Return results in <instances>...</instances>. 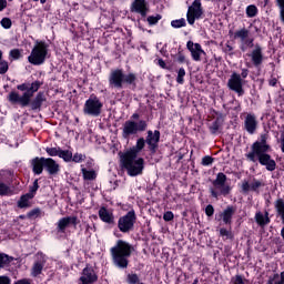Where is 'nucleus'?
<instances>
[{
	"instance_id": "1",
	"label": "nucleus",
	"mask_w": 284,
	"mask_h": 284,
	"mask_svg": "<svg viewBox=\"0 0 284 284\" xmlns=\"http://www.w3.org/2000/svg\"><path fill=\"white\" fill-rule=\"evenodd\" d=\"M43 82L36 80L32 83L23 82L17 85V90L23 92L19 94L17 91H11L8 94V101L11 105H20L21 108H30L33 112H41L43 103L48 101L45 92L39 91ZM38 92V93H37ZM36 94V97H34ZM32 97H34L32 99Z\"/></svg>"
},
{
	"instance_id": "2",
	"label": "nucleus",
	"mask_w": 284,
	"mask_h": 284,
	"mask_svg": "<svg viewBox=\"0 0 284 284\" xmlns=\"http://www.w3.org/2000/svg\"><path fill=\"white\" fill-rule=\"evenodd\" d=\"M270 150H272V146L267 144V134H261L260 140L252 144L251 152L246 154L247 160L254 163L257 156L260 165L266 166L268 172H274L276 170V161L267 153Z\"/></svg>"
},
{
	"instance_id": "3",
	"label": "nucleus",
	"mask_w": 284,
	"mask_h": 284,
	"mask_svg": "<svg viewBox=\"0 0 284 284\" xmlns=\"http://www.w3.org/2000/svg\"><path fill=\"white\" fill-rule=\"evenodd\" d=\"M159 143H161V131L159 130H148L146 136L139 138L135 142V145L130 148L124 154H130L132 156H139L143 150H145V145H148V151L151 156H154L156 152H159Z\"/></svg>"
},
{
	"instance_id": "4",
	"label": "nucleus",
	"mask_w": 284,
	"mask_h": 284,
	"mask_svg": "<svg viewBox=\"0 0 284 284\" xmlns=\"http://www.w3.org/2000/svg\"><path fill=\"white\" fill-rule=\"evenodd\" d=\"M134 252V246L125 240H118L113 247L110 248V255L113 265L119 270H128L130 265V256Z\"/></svg>"
},
{
	"instance_id": "5",
	"label": "nucleus",
	"mask_w": 284,
	"mask_h": 284,
	"mask_svg": "<svg viewBox=\"0 0 284 284\" xmlns=\"http://www.w3.org/2000/svg\"><path fill=\"white\" fill-rule=\"evenodd\" d=\"M108 81L111 90H123V88L136 89V73L130 72L125 74L123 69L111 70Z\"/></svg>"
},
{
	"instance_id": "6",
	"label": "nucleus",
	"mask_w": 284,
	"mask_h": 284,
	"mask_svg": "<svg viewBox=\"0 0 284 284\" xmlns=\"http://www.w3.org/2000/svg\"><path fill=\"white\" fill-rule=\"evenodd\" d=\"M120 163L123 170H126L129 176H140L145 170V160L138 155H130L128 153H119Z\"/></svg>"
},
{
	"instance_id": "7",
	"label": "nucleus",
	"mask_w": 284,
	"mask_h": 284,
	"mask_svg": "<svg viewBox=\"0 0 284 284\" xmlns=\"http://www.w3.org/2000/svg\"><path fill=\"white\" fill-rule=\"evenodd\" d=\"M212 185L209 189L212 199L219 200V196H229L232 192V186L227 184V175L223 172L216 174V178L212 181Z\"/></svg>"
},
{
	"instance_id": "8",
	"label": "nucleus",
	"mask_w": 284,
	"mask_h": 284,
	"mask_svg": "<svg viewBox=\"0 0 284 284\" xmlns=\"http://www.w3.org/2000/svg\"><path fill=\"white\" fill-rule=\"evenodd\" d=\"M49 52L50 44L43 40H37L30 55L28 57V61L31 63V65H43V63H45V59H48Z\"/></svg>"
},
{
	"instance_id": "9",
	"label": "nucleus",
	"mask_w": 284,
	"mask_h": 284,
	"mask_svg": "<svg viewBox=\"0 0 284 284\" xmlns=\"http://www.w3.org/2000/svg\"><path fill=\"white\" fill-rule=\"evenodd\" d=\"M145 130H148V122L145 120H139L138 122L134 120H126L123 123L122 138L130 139V136H136V134L145 132Z\"/></svg>"
},
{
	"instance_id": "10",
	"label": "nucleus",
	"mask_w": 284,
	"mask_h": 284,
	"mask_svg": "<svg viewBox=\"0 0 284 284\" xmlns=\"http://www.w3.org/2000/svg\"><path fill=\"white\" fill-rule=\"evenodd\" d=\"M136 219V211H134V209L128 211L124 215H121L116 223L119 232L122 234H130V232H134Z\"/></svg>"
},
{
	"instance_id": "11",
	"label": "nucleus",
	"mask_w": 284,
	"mask_h": 284,
	"mask_svg": "<svg viewBox=\"0 0 284 284\" xmlns=\"http://www.w3.org/2000/svg\"><path fill=\"white\" fill-rule=\"evenodd\" d=\"M103 112V102L101 99L92 93L83 105V114L87 116H101Z\"/></svg>"
},
{
	"instance_id": "12",
	"label": "nucleus",
	"mask_w": 284,
	"mask_h": 284,
	"mask_svg": "<svg viewBox=\"0 0 284 284\" xmlns=\"http://www.w3.org/2000/svg\"><path fill=\"white\" fill-rule=\"evenodd\" d=\"M14 181V171L0 170V196H12V185Z\"/></svg>"
},
{
	"instance_id": "13",
	"label": "nucleus",
	"mask_w": 284,
	"mask_h": 284,
	"mask_svg": "<svg viewBox=\"0 0 284 284\" xmlns=\"http://www.w3.org/2000/svg\"><path fill=\"white\" fill-rule=\"evenodd\" d=\"M203 4L201 0H194L186 12V21L189 26H194L196 20L203 19Z\"/></svg>"
},
{
	"instance_id": "14",
	"label": "nucleus",
	"mask_w": 284,
	"mask_h": 284,
	"mask_svg": "<svg viewBox=\"0 0 284 284\" xmlns=\"http://www.w3.org/2000/svg\"><path fill=\"white\" fill-rule=\"evenodd\" d=\"M97 281H99V275L97 274L94 266H92V264H87L79 278L80 284H94Z\"/></svg>"
},
{
	"instance_id": "15",
	"label": "nucleus",
	"mask_w": 284,
	"mask_h": 284,
	"mask_svg": "<svg viewBox=\"0 0 284 284\" xmlns=\"http://www.w3.org/2000/svg\"><path fill=\"white\" fill-rule=\"evenodd\" d=\"M227 88L229 90H232V92H236L239 97H243V94H245V89H243V79L241 78V74L236 72L231 74V78L227 81Z\"/></svg>"
},
{
	"instance_id": "16",
	"label": "nucleus",
	"mask_w": 284,
	"mask_h": 284,
	"mask_svg": "<svg viewBox=\"0 0 284 284\" xmlns=\"http://www.w3.org/2000/svg\"><path fill=\"white\" fill-rule=\"evenodd\" d=\"M250 57L253 68L261 70V65L265 61V55L263 54V47L258 43L255 44V48L247 54Z\"/></svg>"
},
{
	"instance_id": "17",
	"label": "nucleus",
	"mask_w": 284,
	"mask_h": 284,
	"mask_svg": "<svg viewBox=\"0 0 284 284\" xmlns=\"http://www.w3.org/2000/svg\"><path fill=\"white\" fill-rule=\"evenodd\" d=\"M234 214H236V207L234 205H227L225 210L215 215V221H223L224 225L232 227Z\"/></svg>"
},
{
	"instance_id": "18",
	"label": "nucleus",
	"mask_w": 284,
	"mask_h": 284,
	"mask_svg": "<svg viewBox=\"0 0 284 284\" xmlns=\"http://www.w3.org/2000/svg\"><path fill=\"white\" fill-rule=\"evenodd\" d=\"M79 223V217L77 216L61 217L58 221L57 232H59L60 234H65V230H68L70 225H74V227H77Z\"/></svg>"
},
{
	"instance_id": "19",
	"label": "nucleus",
	"mask_w": 284,
	"mask_h": 284,
	"mask_svg": "<svg viewBox=\"0 0 284 284\" xmlns=\"http://www.w3.org/2000/svg\"><path fill=\"white\" fill-rule=\"evenodd\" d=\"M131 12L140 14L143 19L148 17L150 8L148 7V1L145 0H134L131 4Z\"/></svg>"
},
{
	"instance_id": "20",
	"label": "nucleus",
	"mask_w": 284,
	"mask_h": 284,
	"mask_svg": "<svg viewBox=\"0 0 284 284\" xmlns=\"http://www.w3.org/2000/svg\"><path fill=\"white\" fill-rule=\"evenodd\" d=\"M186 48L189 52H191L193 61H201V54H205V51L203 50V47H201V43H194L192 40H189L186 42Z\"/></svg>"
},
{
	"instance_id": "21",
	"label": "nucleus",
	"mask_w": 284,
	"mask_h": 284,
	"mask_svg": "<svg viewBox=\"0 0 284 284\" xmlns=\"http://www.w3.org/2000/svg\"><path fill=\"white\" fill-rule=\"evenodd\" d=\"M30 166H31L33 174H36L37 176L43 174V170L45 166V158L36 156V158L31 159Z\"/></svg>"
},
{
	"instance_id": "22",
	"label": "nucleus",
	"mask_w": 284,
	"mask_h": 284,
	"mask_svg": "<svg viewBox=\"0 0 284 284\" xmlns=\"http://www.w3.org/2000/svg\"><path fill=\"white\" fill-rule=\"evenodd\" d=\"M98 214L102 223H106V225H111V226L116 225V222L114 221V213L112 211H109L108 207L105 206L100 207Z\"/></svg>"
},
{
	"instance_id": "23",
	"label": "nucleus",
	"mask_w": 284,
	"mask_h": 284,
	"mask_svg": "<svg viewBox=\"0 0 284 284\" xmlns=\"http://www.w3.org/2000/svg\"><path fill=\"white\" fill-rule=\"evenodd\" d=\"M244 130L248 134H256V130H258V121L256 120V115L247 114L244 120Z\"/></svg>"
},
{
	"instance_id": "24",
	"label": "nucleus",
	"mask_w": 284,
	"mask_h": 284,
	"mask_svg": "<svg viewBox=\"0 0 284 284\" xmlns=\"http://www.w3.org/2000/svg\"><path fill=\"white\" fill-rule=\"evenodd\" d=\"M44 170L50 176H57L61 172V165L52 158H44Z\"/></svg>"
},
{
	"instance_id": "25",
	"label": "nucleus",
	"mask_w": 284,
	"mask_h": 284,
	"mask_svg": "<svg viewBox=\"0 0 284 284\" xmlns=\"http://www.w3.org/2000/svg\"><path fill=\"white\" fill-rule=\"evenodd\" d=\"M260 187H265V183H263V181L257 180L256 178H253V181L251 182V184L247 181H244L242 183V190L245 193L251 191V192H256L258 194Z\"/></svg>"
},
{
	"instance_id": "26",
	"label": "nucleus",
	"mask_w": 284,
	"mask_h": 284,
	"mask_svg": "<svg viewBox=\"0 0 284 284\" xmlns=\"http://www.w3.org/2000/svg\"><path fill=\"white\" fill-rule=\"evenodd\" d=\"M274 210L277 219L284 221V197H278L274 201Z\"/></svg>"
},
{
	"instance_id": "27",
	"label": "nucleus",
	"mask_w": 284,
	"mask_h": 284,
	"mask_svg": "<svg viewBox=\"0 0 284 284\" xmlns=\"http://www.w3.org/2000/svg\"><path fill=\"white\" fill-rule=\"evenodd\" d=\"M255 221L257 223V225H260V227H264V225H270V213L265 212V215H263V213L257 212L255 214Z\"/></svg>"
},
{
	"instance_id": "28",
	"label": "nucleus",
	"mask_w": 284,
	"mask_h": 284,
	"mask_svg": "<svg viewBox=\"0 0 284 284\" xmlns=\"http://www.w3.org/2000/svg\"><path fill=\"white\" fill-rule=\"evenodd\" d=\"M31 199H34V197H32V195H29L28 193L21 195L20 200L18 201V207L20 210H26V207H30L31 206V204H30Z\"/></svg>"
},
{
	"instance_id": "29",
	"label": "nucleus",
	"mask_w": 284,
	"mask_h": 284,
	"mask_svg": "<svg viewBox=\"0 0 284 284\" xmlns=\"http://www.w3.org/2000/svg\"><path fill=\"white\" fill-rule=\"evenodd\" d=\"M44 265L45 263L43 261H36L31 268L32 276H40L41 272H43Z\"/></svg>"
},
{
	"instance_id": "30",
	"label": "nucleus",
	"mask_w": 284,
	"mask_h": 284,
	"mask_svg": "<svg viewBox=\"0 0 284 284\" xmlns=\"http://www.w3.org/2000/svg\"><path fill=\"white\" fill-rule=\"evenodd\" d=\"M172 59L175 63H187V59H185V53H183V49L181 47L178 49V53L172 55Z\"/></svg>"
},
{
	"instance_id": "31",
	"label": "nucleus",
	"mask_w": 284,
	"mask_h": 284,
	"mask_svg": "<svg viewBox=\"0 0 284 284\" xmlns=\"http://www.w3.org/2000/svg\"><path fill=\"white\" fill-rule=\"evenodd\" d=\"M250 37V31L247 30V28H242L237 31L234 32V39H240L242 41V43L245 41V39H247Z\"/></svg>"
},
{
	"instance_id": "32",
	"label": "nucleus",
	"mask_w": 284,
	"mask_h": 284,
	"mask_svg": "<svg viewBox=\"0 0 284 284\" xmlns=\"http://www.w3.org/2000/svg\"><path fill=\"white\" fill-rule=\"evenodd\" d=\"M14 258L6 253H0V270H3V267H7V265H10Z\"/></svg>"
},
{
	"instance_id": "33",
	"label": "nucleus",
	"mask_w": 284,
	"mask_h": 284,
	"mask_svg": "<svg viewBox=\"0 0 284 284\" xmlns=\"http://www.w3.org/2000/svg\"><path fill=\"white\" fill-rule=\"evenodd\" d=\"M82 176L84 181H94L97 179V171L82 169Z\"/></svg>"
},
{
	"instance_id": "34",
	"label": "nucleus",
	"mask_w": 284,
	"mask_h": 284,
	"mask_svg": "<svg viewBox=\"0 0 284 284\" xmlns=\"http://www.w3.org/2000/svg\"><path fill=\"white\" fill-rule=\"evenodd\" d=\"M221 125H223V120L221 116H217L215 121H213V123L209 126L211 134H216V132H219L221 129Z\"/></svg>"
},
{
	"instance_id": "35",
	"label": "nucleus",
	"mask_w": 284,
	"mask_h": 284,
	"mask_svg": "<svg viewBox=\"0 0 284 284\" xmlns=\"http://www.w3.org/2000/svg\"><path fill=\"white\" fill-rule=\"evenodd\" d=\"M220 236L223 239V241H232L234 239V233H232V227L230 230L225 227L220 229Z\"/></svg>"
},
{
	"instance_id": "36",
	"label": "nucleus",
	"mask_w": 284,
	"mask_h": 284,
	"mask_svg": "<svg viewBox=\"0 0 284 284\" xmlns=\"http://www.w3.org/2000/svg\"><path fill=\"white\" fill-rule=\"evenodd\" d=\"M59 159H62L64 163H72V151L60 149Z\"/></svg>"
},
{
	"instance_id": "37",
	"label": "nucleus",
	"mask_w": 284,
	"mask_h": 284,
	"mask_svg": "<svg viewBox=\"0 0 284 284\" xmlns=\"http://www.w3.org/2000/svg\"><path fill=\"white\" fill-rule=\"evenodd\" d=\"M250 283V280L243 277V275H234L231 277V281L229 284H247Z\"/></svg>"
},
{
	"instance_id": "38",
	"label": "nucleus",
	"mask_w": 284,
	"mask_h": 284,
	"mask_svg": "<svg viewBox=\"0 0 284 284\" xmlns=\"http://www.w3.org/2000/svg\"><path fill=\"white\" fill-rule=\"evenodd\" d=\"M258 14V8L255 4H250L246 7V17L248 19H254Z\"/></svg>"
},
{
	"instance_id": "39",
	"label": "nucleus",
	"mask_w": 284,
	"mask_h": 284,
	"mask_svg": "<svg viewBox=\"0 0 284 284\" xmlns=\"http://www.w3.org/2000/svg\"><path fill=\"white\" fill-rule=\"evenodd\" d=\"M37 192H39V179H36L33 184L29 186V192L27 194L34 199V196H37Z\"/></svg>"
},
{
	"instance_id": "40",
	"label": "nucleus",
	"mask_w": 284,
	"mask_h": 284,
	"mask_svg": "<svg viewBox=\"0 0 284 284\" xmlns=\"http://www.w3.org/2000/svg\"><path fill=\"white\" fill-rule=\"evenodd\" d=\"M163 19V16L161 14H155V16H149L146 18V21L149 23V26H156V23H159V21H161Z\"/></svg>"
},
{
	"instance_id": "41",
	"label": "nucleus",
	"mask_w": 284,
	"mask_h": 284,
	"mask_svg": "<svg viewBox=\"0 0 284 284\" xmlns=\"http://www.w3.org/2000/svg\"><path fill=\"white\" fill-rule=\"evenodd\" d=\"M171 26L175 29L185 28V26H187V22L185 21V18H181L178 20H172Z\"/></svg>"
},
{
	"instance_id": "42",
	"label": "nucleus",
	"mask_w": 284,
	"mask_h": 284,
	"mask_svg": "<svg viewBox=\"0 0 284 284\" xmlns=\"http://www.w3.org/2000/svg\"><path fill=\"white\" fill-rule=\"evenodd\" d=\"M45 152H47L48 156H59L61 153V146H58V148L47 146Z\"/></svg>"
},
{
	"instance_id": "43",
	"label": "nucleus",
	"mask_w": 284,
	"mask_h": 284,
	"mask_svg": "<svg viewBox=\"0 0 284 284\" xmlns=\"http://www.w3.org/2000/svg\"><path fill=\"white\" fill-rule=\"evenodd\" d=\"M39 216H41V209L39 207L32 209L27 213V219H30V220L39 219Z\"/></svg>"
},
{
	"instance_id": "44",
	"label": "nucleus",
	"mask_w": 284,
	"mask_h": 284,
	"mask_svg": "<svg viewBox=\"0 0 284 284\" xmlns=\"http://www.w3.org/2000/svg\"><path fill=\"white\" fill-rule=\"evenodd\" d=\"M176 83L183 85L185 83V69L180 68L178 71Z\"/></svg>"
},
{
	"instance_id": "45",
	"label": "nucleus",
	"mask_w": 284,
	"mask_h": 284,
	"mask_svg": "<svg viewBox=\"0 0 284 284\" xmlns=\"http://www.w3.org/2000/svg\"><path fill=\"white\" fill-rule=\"evenodd\" d=\"M21 50L19 49H12L9 52V58L12 59V61H19V59H21Z\"/></svg>"
},
{
	"instance_id": "46",
	"label": "nucleus",
	"mask_w": 284,
	"mask_h": 284,
	"mask_svg": "<svg viewBox=\"0 0 284 284\" xmlns=\"http://www.w3.org/2000/svg\"><path fill=\"white\" fill-rule=\"evenodd\" d=\"M139 275L136 273L128 274L126 276V283L129 284H139Z\"/></svg>"
},
{
	"instance_id": "47",
	"label": "nucleus",
	"mask_w": 284,
	"mask_h": 284,
	"mask_svg": "<svg viewBox=\"0 0 284 284\" xmlns=\"http://www.w3.org/2000/svg\"><path fill=\"white\" fill-rule=\"evenodd\" d=\"M71 161L73 163H83V161H85V154L77 152L72 155Z\"/></svg>"
},
{
	"instance_id": "48",
	"label": "nucleus",
	"mask_w": 284,
	"mask_h": 284,
	"mask_svg": "<svg viewBox=\"0 0 284 284\" xmlns=\"http://www.w3.org/2000/svg\"><path fill=\"white\" fill-rule=\"evenodd\" d=\"M212 163H214V158L211 155H205L202 158V162L201 165H203L204 168H209V165H212Z\"/></svg>"
},
{
	"instance_id": "49",
	"label": "nucleus",
	"mask_w": 284,
	"mask_h": 284,
	"mask_svg": "<svg viewBox=\"0 0 284 284\" xmlns=\"http://www.w3.org/2000/svg\"><path fill=\"white\" fill-rule=\"evenodd\" d=\"M0 26L4 28V30H10V28H12V20L10 18H2Z\"/></svg>"
},
{
	"instance_id": "50",
	"label": "nucleus",
	"mask_w": 284,
	"mask_h": 284,
	"mask_svg": "<svg viewBox=\"0 0 284 284\" xmlns=\"http://www.w3.org/2000/svg\"><path fill=\"white\" fill-rule=\"evenodd\" d=\"M222 51L225 54H229L230 57L234 55V47H232V44H230V41H227L225 43V45L222 48Z\"/></svg>"
},
{
	"instance_id": "51",
	"label": "nucleus",
	"mask_w": 284,
	"mask_h": 284,
	"mask_svg": "<svg viewBox=\"0 0 284 284\" xmlns=\"http://www.w3.org/2000/svg\"><path fill=\"white\" fill-rule=\"evenodd\" d=\"M266 284H282L278 273L271 275Z\"/></svg>"
},
{
	"instance_id": "52",
	"label": "nucleus",
	"mask_w": 284,
	"mask_h": 284,
	"mask_svg": "<svg viewBox=\"0 0 284 284\" xmlns=\"http://www.w3.org/2000/svg\"><path fill=\"white\" fill-rule=\"evenodd\" d=\"M8 70H10V65L8 64V61L2 58L0 60V74H6Z\"/></svg>"
},
{
	"instance_id": "53",
	"label": "nucleus",
	"mask_w": 284,
	"mask_h": 284,
	"mask_svg": "<svg viewBox=\"0 0 284 284\" xmlns=\"http://www.w3.org/2000/svg\"><path fill=\"white\" fill-rule=\"evenodd\" d=\"M163 221H165L166 223H170V221H174V213L172 211H166L163 214Z\"/></svg>"
},
{
	"instance_id": "54",
	"label": "nucleus",
	"mask_w": 284,
	"mask_h": 284,
	"mask_svg": "<svg viewBox=\"0 0 284 284\" xmlns=\"http://www.w3.org/2000/svg\"><path fill=\"white\" fill-rule=\"evenodd\" d=\"M205 214L209 217L214 216V205L207 204L205 207Z\"/></svg>"
},
{
	"instance_id": "55",
	"label": "nucleus",
	"mask_w": 284,
	"mask_h": 284,
	"mask_svg": "<svg viewBox=\"0 0 284 284\" xmlns=\"http://www.w3.org/2000/svg\"><path fill=\"white\" fill-rule=\"evenodd\" d=\"M242 43L246 45V48H255L256 44H254V38H246Z\"/></svg>"
},
{
	"instance_id": "56",
	"label": "nucleus",
	"mask_w": 284,
	"mask_h": 284,
	"mask_svg": "<svg viewBox=\"0 0 284 284\" xmlns=\"http://www.w3.org/2000/svg\"><path fill=\"white\" fill-rule=\"evenodd\" d=\"M0 284H12V280L8 275H0Z\"/></svg>"
},
{
	"instance_id": "57",
	"label": "nucleus",
	"mask_w": 284,
	"mask_h": 284,
	"mask_svg": "<svg viewBox=\"0 0 284 284\" xmlns=\"http://www.w3.org/2000/svg\"><path fill=\"white\" fill-rule=\"evenodd\" d=\"M158 65H160V68H162V70H170V67H168V64L165 63V60H163V59L158 60Z\"/></svg>"
},
{
	"instance_id": "58",
	"label": "nucleus",
	"mask_w": 284,
	"mask_h": 284,
	"mask_svg": "<svg viewBox=\"0 0 284 284\" xmlns=\"http://www.w3.org/2000/svg\"><path fill=\"white\" fill-rule=\"evenodd\" d=\"M8 8V0H0V12Z\"/></svg>"
},
{
	"instance_id": "59",
	"label": "nucleus",
	"mask_w": 284,
	"mask_h": 284,
	"mask_svg": "<svg viewBox=\"0 0 284 284\" xmlns=\"http://www.w3.org/2000/svg\"><path fill=\"white\" fill-rule=\"evenodd\" d=\"M250 74V70L242 69V72L240 74L241 79H247V75Z\"/></svg>"
},
{
	"instance_id": "60",
	"label": "nucleus",
	"mask_w": 284,
	"mask_h": 284,
	"mask_svg": "<svg viewBox=\"0 0 284 284\" xmlns=\"http://www.w3.org/2000/svg\"><path fill=\"white\" fill-rule=\"evenodd\" d=\"M276 83H278V79L273 78L268 81V85H271V88H276Z\"/></svg>"
},
{
	"instance_id": "61",
	"label": "nucleus",
	"mask_w": 284,
	"mask_h": 284,
	"mask_svg": "<svg viewBox=\"0 0 284 284\" xmlns=\"http://www.w3.org/2000/svg\"><path fill=\"white\" fill-rule=\"evenodd\" d=\"M13 284H31V283H30V281L22 278V280L14 282Z\"/></svg>"
},
{
	"instance_id": "62",
	"label": "nucleus",
	"mask_w": 284,
	"mask_h": 284,
	"mask_svg": "<svg viewBox=\"0 0 284 284\" xmlns=\"http://www.w3.org/2000/svg\"><path fill=\"white\" fill-rule=\"evenodd\" d=\"M275 4L277 8H284V0H275Z\"/></svg>"
},
{
	"instance_id": "63",
	"label": "nucleus",
	"mask_w": 284,
	"mask_h": 284,
	"mask_svg": "<svg viewBox=\"0 0 284 284\" xmlns=\"http://www.w3.org/2000/svg\"><path fill=\"white\" fill-rule=\"evenodd\" d=\"M280 19H281V22L284 23V7L280 9Z\"/></svg>"
},
{
	"instance_id": "64",
	"label": "nucleus",
	"mask_w": 284,
	"mask_h": 284,
	"mask_svg": "<svg viewBox=\"0 0 284 284\" xmlns=\"http://www.w3.org/2000/svg\"><path fill=\"white\" fill-rule=\"evenodd\" d=\"M282 152L284 153V131L281 133Z\"/></svg>"
}]
</instances>
